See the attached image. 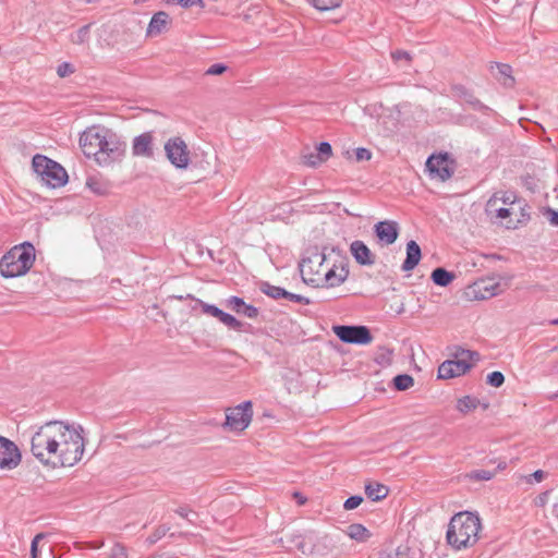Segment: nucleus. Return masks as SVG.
<instances>
[{
	"mask_svg": "<svg viewBox=\"0 0 558 558\" xmlns=\"http://www.w3.org/2000/svg\"><path fill=\"white\" fill-rule=\"evenodd\" d=\"M58 447L52 469L74 466L82 460L85 450L84 428L80 424H70L58 421L57 437Z\"/></svg>",
	"mask_w": 558,
	"mask_h": 558,
	"instance_id": "obj_1",
	"label": "nucleus"
},
{
	"mask_svg": "<svg viewBox=\"0 0 558 558\" xmlns=\"http://www.w3.org/2000/svg\"><path fill=\"white\" fill-rule=\"evenodd\" d=\"M481 526L477 514L469 511L456 513L448 523L447 544L456 550L473 546L478 541Z\"/></svg>",
	"mask_w": 558,
	"mask_h": 558,
	"instance_id": "obj_2",
	"label": "nucleus"
},
{
	"mask_svg": "<svg viewBox=\"0 0 558 558\" xmlns=\"http://www.w3.org/2000/svg\"><path fill=\"white\" fill-rule=\"evenodd\" d=\"M35 258L33 243L26 241L15 245L0 258V274L4 278L23 276L33 267Z\"/></svg>",
	"mask_w": 558,
	"mask_h": 558,
	"instance_id": "obj_3",
	"label": "nucleus"
},
{
	"mask_svg": "<svg viewBox=\"0 0 558 558\" xmlns=\"http://www.w3.org/2000/svg\"><path fill=\"white\" fill-rule=\"evenodd\" d=\"M58 421H49L39 426L31 438L32 454L45 466L52 468L53 453L57 451Z\"/></svg>",
	"mask_w": 558,
	"mask_h": 558,
	"instance_id": "obj_4",
	"label": "nucleus"
},
{
	"mask_svg": "<svg viewBox=\"0 0 558 558\" xmlns=\"http://www.w3.org/2000/svg\"><path fill=\"white\" fill-rule=\"evenodd\" d=\"M32 168L40 180L52 189L62 187L68 183L69 175L65 169L45 155H35L32 160Z\"/></svg>",
	"mask_w": 558,
	"mask_h": 558,
	"instance_id": "obj_5",
	"label": "nucleus"
},
{
	"mask_svg": "<svg viewBox=\"0 0 558 558\" xmlns=\"http://www.w3.org/2000/svg\"><path fill=\"white\" fill-rule=\"evenodd\" d=\"M125 149L126 143L116 132L108 129L94 159L101 167L110 166L122 160Z\"/></svg>",
	"mask_w": 558,
	"mask_h": 558,
	"instance_id": "obj_6",
	"label": "nucleus"
},
{
	"mask_svg": "<svg viewBox=\"0 0 558 558\" xmlns=\"http://www.w3.org/2000/svg\"><path fill=\"white\" fill-rule=\"evenodd\" d=\"M306 254L299 264L302 279L306 284L320 287L322 267L326 260L325 252L314 246L310 247Z\"/></svg>",
	"mask_w": 558,
	"mask_h": 558,
	"instance_id": "obj_7",
	"label": "nucleus"
},
{
	"mask_svg": "<svg viewBox=\"0 0 558 558\" xmlns=\"http://www.w3.org/2000/svg\"><path fill=\"white\" fill-rule=\"evenodd\" d=\"M253 418V402L246 400L239 405L226 409V418L222 428L229 432L241 433L245 430Z\"/></svg>",
	"mask_w": 558,
	"mask_h": 558,
	"instance_id": "obj_8",
	"label": "nucleus"
},
{
	"mask_svg": "<svg viewBox=\"0 0 558 558\" xmlns=\"http://www.w3.org/2000/svg\"><path fill=\"white\" fill-rule=\"evenodd\" d=\"M456 160L451 158L450 154L447 151L432 154L425 162L428 175L432 179L437 178L442 182L452 178L456 171Z\"/></svg>",
	"mask_w": 558,
	"mask_h": 558,
	"instance_id": "obj_9",
	"label": "nucleus"
},
{
	"mask_svg": "<svg viewBox=\"0 0 558 558\" xmlns=\"http://www.w3.org/2000/svg\"><path fill=\"white\" fill-rule=\"evenodd\" d=\"M333 333L343 343L366 345L374 339L371 329L364 325H333Z\"/></svg>",
	"mask_w": 558,
	"mask_h": 558,
	"instance_id": "obj_10",
	"label": "nucleus"
},
{
	"mask_svg": "<svg viewBox=\"0 0 558 558\" xmlns=\"http://www.w3.org/2000/svg\"><path fill=\"white\" fill-rule=\"evenodd\" d=\"M166 156L179 169H186L191 159L187 145L180 136L170 137L165 144Z\"/></svg>",
	"mask_w": 558,
	"mask_h": 558,
	"instance_id": "obj_11",
	"label": "nucleus"
},
{
	"mask_svg": "<svg viewBox=\"0 0 558 558\" xmlns=\"http://www.w3.org/2000/svg\"><path fill=\"white\" fill-rule=\"evenodd\" d=\"M107 130L106 126L93 125L81 134L80 146L85 157L95 158Z\"/></svg>",
	"mask_w": 558,
	"mask_h": 558,
	"instance_id": "obj_12",
	"label": "nucleus"
},
{
	"mask_svg": "<svg viewBox=\"0 0 558 558\" xmlns=\"http://www.w3.org/2000/svg\"><path fill=\"white\" fill-rule=\"evenodd\" d=\"M22 461V453L17 445L11 439L0 435V469L13 470Z\"/></svg>",
	"mask_w": 558,
	"mask_h": 558,
	"instance_id": "obj_13",
	"label": "nucleus"
},
{
	"mask_svg": "<svg viewBox=\"0 0 558 558\" xmlns=\"http://www.w3.org/2000/svg\"><path fill=\"white\" fill-rule=\"evenodd\" d=\"M373 231L377 243L381 246H388L397 241L400 228L395 220H381L374 225Z\"/></svg>",
	"mask_w": 558,
	"mask_h": 558,
	"instance_id": "obj_14",
	"label": "nucleus"
},
{
	"mask_svg": "<svg viewBox=\"0 0 558 558\" xmlns=\"http://www.w3.org/2000/svg\"><path fill=\"white\" fill-rule=\"evenodd\" d=\"M450 90L457 100H463L465 104L472 107L473 110L480 111L483 114H488L492 109L484 105L474 94L471 88H468L463 84H451Z\"/></svg>",
	"mask_w": 558,
	"mask_h": 558,
	"instance_id": "obj_15",
	"label": "nucleus"
},
{
	"mask_svg": "<svg viewBox=\"0 0 558 558\" xmlns=\"http://www.w3.org/2000/svg\"><path fill=\"white\" fill-rule=\"evenodd\" d=\"M454 360H450L452 365L453 378L466 374L473 367L471 361H478L480 353L477 351L459 348L454 354Z\"/></svg>",
	"mask_w": 558,
	"mask_h": 558,
	"instance_id": "obj_16",
	"label": "nucleus"
},
{
	"mask_svg": "<svg viewBox=\"0 0 558 558\" xmlns=\"http://www.w3.org/2000/svg\"><path fill=\"white\" fill-rule=\"evenodd\" d=\"M340 270L337 271L338 266L335 264L329 268L323 276L320 287L323 288H335L342 284L349 277V262L345 257L340 260Z\"/></svg>",
	"mask_w": 558,
	"mask_h": 558,
	"instance_id": "obj_17",
	"label": "nucleus"
},
{
	"mask_svg": "<svg viewBox=\"0 0 558 558\" xmlns=\"http://www.w3.org/2000/svg\"><path fill=\"white\" fill-rule=\"evenodd\" d=\"M349 250L355 263L360 266H373L376 263V255L361 240H354Z\"/></svg>",
	"mask_w": 558,
	"mask_h": 558,
	"instance_id": "obj_18",
	"label": "nucleus"
},
{
	"mask_svg": "<svg viewBox=\"0 0 558 558\" xmlns=\"http://www.w3.org/2000/svg\"><path fill=\"white\" fill-rule=\"evenodd\" d=\"M489 71L504 87H514L515 78L512 75V66L510 64L501 62H490Z\"/></svg>",
	"mask_w": 558,
	"mask_h": 558,
	"instance_id": "obj_19",
	"label": "nucleus"
},
{
	"mask_svg": "<svg viewBox=\"0 0 558 558\" xmlns=\"http://www.w3.org/2000/svg\"><path fill=\"white\" fill-rule=\"evenodd\" d=\"M226 306L234 313L248 318H256L259 314V310L256 306L245 303L242 298L236 295H232L226 300Z\"/></svg>",
	"mask_w": 558,
	"mask_h": 558,
	"instance_id": "obj_20",
	"label": "nucleus"
},
{
	"mask_svg": "<svg viewBox=\"0 0 558 558\" xmlns=\"http://www.w3.org/2000/svg\"><path fill=\"white\" fill-rule=\"evenodd\" d=\"M153 134L151 132H145L133 140L132 153L134 156H142L151 158L154 156L153 150Z\"/></svg>",
	"mask_w": 558,
	"mask_h": 558,
	"instance_id": "obj_21",
	"label": "nucleus"
},
{
	"mask_svg": "<svg viewBox=\"0 0 558 558\" xmlns=\"http://www.w3.org/2000/svg\"><path fill=\"white\" fill-rule=\"evenodd\" d=\"M499 283L489 280L476 281L472 287L473 298L475 300H487L498 294Z\"/></svg>",
	"mask_w": 558,
	"mask_h": 558,
	"instance_id": "obj_22",
	"label": "nucleus"
},
{
	"mask_svg": "<svg viewBox=\"0 0 558 558\" xmlns=\"http://www.w3.org/2000/svg\"><path fill=\"white\" fill-rule=\"evenodd\" d=\"M407 256L402 263L401 269L403 271L413 270L420 263L422 258V251L420 245L414 240H410L407 243Z\"/></svg>",
	"mask_w": 558,
	"mask_h": 558,
	"instance_id": "obj_23",
	"label": "nucleus"
},
{
	"mask_svg": "<svg viewBox=\"0 0 558 558\" xmlns=\"http://www.w3.org/2000/svg\"><path fill=\"white\" fill-rule=\"evenodd\" d=\"M170 24V16L165 11L155 13L147 27V36H157L165 32Z\"/></svg>",
	"mask_w": 558,
	"mask_h": 558,
	"instance_id": "obj_24",
	"label": "nucleus"
},
{
	"mask_svg": "<svg viewBox=\"0 0 558 558\" xmlns=\"http://www.w3.org/2000/svg\"><path fill=\"white\" fill-rule=\"evenodd\" d=\"M389 488L378 482H367L365 484V494L372 501H380L387 497Z\"/></svg>",
	"mask_w": 558,
	"mask_h": 558,
	"instance_id": "obj_25",
	"label": "nucleus"
},
{
	"mask_svg": "<svg viewBox=\"0 0 558 558\" xmlns=\"http://www.w3.org/2000/svg\"><path fill=\"white\" fill-rule=\"evenodd\" d=\"M430 279L434 284L445 288L456 279V275L444 267H437L432 271Z\"/></svg>",
	"mask_w": 558,
	"mask_h": 558,
	"instance_id": "obj_26",
	"label": "nucleus"
},
{
	"mask_svg": "<svg viewBox=\"0 0 558 558\" xmlns=\"http://www.w3.org/2000/svg\"><path fill=\"white\" fill-rule=\"evenodd\" d=\"M260 292L274 300L286 299L288 291L281 287L274 286L268 281H260L258 284Z\"/></svg>",
	"mask_w": 558,
	"mask_h": 558,
	"instance_id": "obj_27",
	"label": "nucleus"
},
{
	"mask_svg": "<svg viewBox=\"0 0 558 558\" xmlns=\"http://www.w3.org/2000/svg\"><path fill=\"white\" fill-rule=\"evenodd\" d=\"M378 558H416V553L408 544H400L393 553H380Z\"/></svg>",
	"mask_w": 558,
	"mask_h": 558,
	"instance_id": "obj_28",
	"label": "nucleus"
},
{
	"mask_svg": "<svg viewBox=\"0 0 558 558\" xmlns=\"http://www.w3.org/2000/svg\"><path fill=\"white\" fill-rule=\"evenodd\" d=\"M86 186L98 196H106L110 192L109 184L96 177H88L86 180Z\"/></svg>",
	"mask_w": 558,
	"mask_h": 558,
	"instance_id": "obj_29",
	"label": "nucleus"
},
{
	"mask_svg": "<svg viewBox=\"0 0 558 558\" xmlns=\"http://www.w3.org/2000/svg\"><path fill=\"white\" fill-rule=\"evenodd\" d=\"M480 404V400L476 397L464 396L457 401V410L462 414H468L469 412L475 410Z\"/></svg>",
	"mask_w": 558,
	"mask_h": 558,
	"instance_id": "obj_30",
	"label": "nucleus"
},
{
	"mask_svg": "<svg viewBox=\"0 0 558 558\" xmlns=\"http://www.w3.org/2000/svg\"><path fill=\"white\" fill-rule=\"evenodd\" d=\"M348 535L355 541L364 542L371 537V532L360 523H353L348 526Z\"/></svg>",
	"mask_w": 558,
	"mask_h": 558,
	"instance_id": "obj_31",
	"label": "nucleus"
},
{
	"mask_svg": "<svg viewBox=\"0 0 558 558\" xmlns=\"http://www.w3.org/2000/svg\"><path fill=\"white\" fill-rule=\"evenodd\" d=\"M414 385V378L409 374H398L392 379V388L397 391H405Z\"/></svg>",
	"mask_w": 558,
	"mask_h": 558,
	"instance_id": "obj_32",
	"label": "nucleus"
},
{
	"mask_svg": "<svg viewBox=\"0 0 558 558\" xmlns=\"http://www.w3.org/2000/svg\"><path fill=\"white\" fill-rule=\"evenodd\" d=\"M529 209L530 206L525 203L523 206H520V218L515 222L510 220L507 225V229H518L519 227L525 226L531 219Z\"/></svg>",
	"mask_w": 558,
	"mask_h": 558,
	"instance_id": "obj_33",
	"label": "nucleus"
},
{
	"mask_svg": "<svg viewBox=\"0 0 558 558\" xmlns=\"http://www.w3.org/2000/svg\"><path fill=\"white\" fill-rule=\"evenodd\" d=\"M319 11H329L341 5L342 0H307Z\"/></svg>",
	"mask_w": 558,
	"mask_h": 558,
	"instance_id": "obj_34",
	"label": "nucleus"
},
{
	"mask_svg": "<svg viewBox=\"0 0 558 558\" xmlns=\"http://www.w3.org/2000/svg\"><path fill=\"white\" fill-rule=\"evenodd\" d=\"M92 24L81 26L75 36L72 37V41L76 45H83L89 39Z\"/></svg>",
	"mask_w": 558,
	"mask_h": 558,
	"instance_id": "obj_35",
	"label": "nucleus"
},
{
	"mask_svg": "<svg viewBox=\"0 0 558 558\" xmlns=\"http://www.w3.org/2000/svg\"><path fill=\"white\" fill-rule=\"evenodd\" d=\"M392 350L380 347L374 361L379 365H389L391 363Z\"/></svg>",
	"mask_w": 558,
	"mask_h": 558,
	"instance_id": "obj_36",
	"label": "nucleus"
},
{
	"mask_svg": "<svg viewBox=\"0 0 558 558\" xmlns=\"http://www.w3.org/2000/svg\"><path fill=\"white\" fill-rule=\"evenodd\" d=\"M169 530H170V527L165 525V524L158 525L151 532V534L146 538V542L149 545L156 544L158 541H160L168 533Z\"/></svg>",
	"mask_w": 558,
	"mask_h": 558,
	"instance_id": "obj_37",
	"label": "nucleus"
},
{
	"mask_svg": "<svg viewBox=\"0 0 558 558\" xmlns=\"http://www.w3.org/2000/svg\"><path fill=\"white\" fill-rule=\"evenodd\" d=\"M486 383L492 387L499 388L505 383V375L499 371H494L487 375Z\"/></svg>",
	"mask_w": 558,
	"mask_h": 558,
	"instance_id": "obj_38",
	"label": "nucleus"
},
{
	"mask_svg": "<svg viewBox=\"0 0 558 558\" xmlns=\"http://www.w3.org/2000/svg\"><path fill=\"white\" fill-rule=\"evenodd\" d=\"M317 156L322 158V161L325 162L328 160L332 155V147L328 142H320L316 146Z\"/></svg>",
	"mask_w": 558,
	"mask_h": 558,
	"instance_id": "obj_39",
	"label": "nucleus"
},
{
	"mask_svg": "<svg viewBox=\"0 0 558 558\" xmlns=\"http://www.w3.org/2000/svg\"><path fill=\"white\" fill-rule=\"evenodd\" d=\"M438 378H440V379L453 378L452 365L450 363V360L444 361L438 366Z\"/></svg>",
	"mask_w": 558,
	"mask_h": 558,
	"instance_id": "obj_40",
	"label": "nucleus"
},
{
	"mask_svg": "<svg viewBox=\"0 0 558 558\" xmlns=\"http://www.w3.org/2000/svg\"><path fill=\"white\" fill-rule=\"evenodd\" d=\"M222 324L226 325L227 327H229L230 329H233L236 331H241L244 326V323H242L241 320H239L238 318H235L233 315H231L229 313H227L226 316L223 317Z\"/></svg>",
	"mask_w": 558,
	"mask_h": 558,
	"instance_id": "obj_41",
	"label": "nucleus"
},
{
	"mask_svg": "<svg viewBox=\"0 0 558 558\" xmlns=\"http://www.w3.org/2000/svg\"><path fill=\"white\" fill-rule=\"evenodd\" d=\"M197 306L202 307L203 313L210 315L213 317H215L220 310L216 305L207 304V303L203 302L202 300H196V305H194L192 307V310H196Z\"/></svg>",
	"mask_w": 558,
	"mask_h": 558,
	"instance_id": "obj_42",
	"label": "nucleus"
},
{
	"mask_svg": "<svg viewBox=\"0 0 558 558\" xmlns=\"http://www.w3.org/2000/svg\"><path fill=\"white\" fill-rule=\"evenodd\" d=\"M543 215L547 218L549 223L554 227H558V210L549 206H545L542 209Z\"/></svg>",
	"mask_w": 558,
	"mask_h": 558,
	"instance_id": "obj_43",
	"label": "nucleus"
},
{
	"mask_svg": "<svg viewBox=\"0 0 558 558\" xmlns=\"http://www.w3.org/2000/svg\"><path fill=\"white\" fill-rule=\"evenodd\" d=\"M302 158H303V163L308 167L316 168L317 166L323 163L322 158H319V156H317V151L303 155Z\"/></svg>",
	"mask_w": 558,
	"mask_h": 558,
	"instance_id": "obj_44",
	"label": "nucleus"
},
{
	"mask_svg": "<svg viewBox=\"0 0 558 558\" xmlns=\"http://www.w3.org/2000/svg\"><path fill=\"white\" fill-rule=\"evenodd\" d=\"M364 498L361 495H353L350 496L343 504L344 510H353L357 508L362 502Z\"/></svg>",
	"mask_w": 558,
	"mask_h": 558,
	"instance_id": "obj_45",
	"label": "nucleus"
},
{
	"mask_svg": "<svg viewBox=\"0 0 558 558\" xmlns=\"http://www.w3.org/2000/svg\"><path fill=\"white\" fill-rule=\"evenodd\" d=\"M493 476L494 472L487 470H474L470 474V478L475 481H489Z\"/></svg>",
	"mask_w": 558,
	"mask_h": 558,
	"instance_id": "obj_46",
	"label": "nucleus"
},
{
	"mask_svg": "<svg viewBox=\"0 0 558 558\" xmlns=\"http://www.w3.org/2000/svg\"><path fill=\"white\" fill-rule=\"evenodd\" d=\"M228 70L225 63H214L206 71L205 75H221Z\"/></svg>",
	"mask_w": 558,
	"mask_h": 558,
	"instance_id": "obj_47",
	"label": "nucleus"
},
{
	"mask_svg": "<svg viewBox=\"0 0 558 558\" xmlns=\"http://www.w3.org/2000/svg\"><path fill=\"white\" fill-rule=\"evenodd\" d=\"M126 547L121 543H116L111 548V558H126Z\"/></svg>",
	"mask_w": 558,
	"mask_h": 558,
	"instance_id": "obj_48",
	"label": "nucleus"
},
{
	"mask_svg": "<svg viewBox=\"0 0 558 558\" xmlns=\"http://www.w3.org/2000/svg\"><path fill=\"white\" fill-rule=\"evenodd\" d=\"M390 56L395 62H398L400 60H405L407 62L410 63L412 61L411 54L408 51L402 50V49H397L395 51H391Z\"/></svg>",
	"mask_w": 558,
	"mask_h": 558,
	"instance_id": "obj_49",
	"label": "nucleus"
},
{
	"mask_svg": "<svg viewBox=\"0 0 558 558\" xmlns=\"http://www.w3.org/2000/svg\"><path fill=\"white\" fill-rule=\"evenodd\" d=\"M546 476H547V473L545 471L536 470L535 472H533L532 474L526 476L525 480L529 484L541 483L542 481H544L546 478Z\"/></svg>",
	"mask_w": 558,
	"mask_h": 558,
	"instance_id": "obj_50",
	"label": "nucleus"
},
{
	"mask_svg": "<svg viewBox=\"0 0 558 558\" xmlns=\"http://www.w3.org/2000/svg\"><path fill=\"white\" fill-rule=\"evenodd\" d=\"M57 73L60 77H65L74 73V66L69 62H63L58 65Z\"/></svg>",
	"mask_w": 558,
	"mask_h": 558,
	"instance_id": "obj_51",
	"label": "nucleus"
},
{
	"mask_svg": "<svg viewBox=\"0 0 558 558\" xmlns=\"http://www.w3.org/2000/svg\"><path fill=\"white\" fill-rule=\"evenodd\" d=\"M354 154H355L356 161L369 160L372 158V151L364 147L356 148L354 150Z\"/></svg>",
	"mask_w": 558,
	"mask_h": 558,
	"instance_id": "obj_52",
	"label": "nucleus"
},
{
	"mask_svg": "<svg viewBox=\"0 0 558 558\" xmlns=\"http://www.w3.org/2000/svg\"><path fill=\"white\" fill-rule=\"evenodd\" d=\"M286 299L291 301V302L303 304V305H308V304L312 303L308 298L303 296L301 294H295V293H292V292H289V291H288V295H287Z\"/></svg>",
	"mask_w": 558,
	"mask_h": 558,
	"instance_id": "obj_53",
	"label": "nucleus"
},
{
	"mask_svg": "<svg viewBox=\"0 0 558 558\" xmlns=\"http://www.w3.org/2000/svg\"><path fill=\"white\" fill-rule=\"evenodd\" d=\"M45 535L43 533H39L37 534L33 541H32V544H31V557L32 558H37L38 555H39V549H38V542L44 538Z\"/></svg>",
	"mask_w": 558,
	"mask_h": 558,
	"instance_id": "obj_54",
	"label": "nucleus"
},
{
	"mask_svg": "<svg viewBox=\"0 0 558 558\" xmlns=\"http://www.w3.org/2000/svg\"><path fill=\"white\" fill-rule=\"evenodd\" d=\"M175 513L186 519L190 523H194V521L189 518V514L193 513V510L187 505L180 506L178 509H175ZM194 514L197 515L195 512Z\"/></svg>",
	"mask_w": 558,
	"mask_h": 558,
	"instance_id": "obj_55",
	"label": "nucleus"
},
{
	"mask_svg": "<svg viewBox=\"0 0 558 558\" xmlns=\"http://www.w3.org/2000/svg\"><path fill=\"white\" fill-rule=\"evenodd\" d=\"M500 199L506 205H513L517 201V194L515 192L507 191L504 193Z\"/></svg>",
	"mask_w": 558,
	"mask_h": 558,
	"instance_id": "obj_56",
	"label": "nucleus"
},
{
	"mask_svg": "<svg viewBox=\"0 0 558 558\" xmlns=\"http://www.w3.org/2000/svg\"><path fill=\"white\" fill-rule=\"evenodd\" d=\"M512 208H498L496 209V216L500 219L510 217Z\"/></svg>",
	"mask_w": 558,
	"mask_h": 558,
	"instance_id": "obj_57",
	"label": "nucleus"
},
{
	"mask_svg": "<svg viewBox=\"0 0 558 558\" xmlns=\"http://www.w3.org/2000/svg\"><path fill=\"white\" fill-rule=\"evenodd\" d=\"M293 499L296 501L299 506H303L306 504L307 498L300 492H294L292 494Z\"/></svg>",
	"mask_w": 558,
	"mask_h": 558,
	"instance_id": "obj_58",
	"label": "nucleus"
},
{
	"mask_svg": "<svg viewBox=\"0 0 558 558\" xmlns=\"http://www.w3.org/2000/svg\"><path fill=\"white\" fill-rule=\"evenodd\" d=\"M226 314H227L226 312H223L222 310H219V312L217 313L215 318H217L220 323H222L223 317L226 316Z\"/></svg>",
	"mask_w": 558,
	"mask_h": 558,
	"instance_id": "obj_59",
	"label": "nucleus"
},
{
	"mask_svg": "<svg viewBox=\"0 0 558 558\" xmlns=\"http://www.w3.org/2000/svg\"><path fill=\"white\" fill-rule=\"evenodd\" d=\"M553 513L555 518L558 520V501L553 507Z\"/></svg>",
	"mask_w": 558,
	"mask_h": 558,
	"instance_id": "obj_60",
	"label": "nucleus"
},
{
	"mask_svg": "<svg viewBox=\"0 0 558 558\" xmlns=\"http://www.w3.org/2000/svg\"><path fill=\"white\" fill-rule=\"evenodd\" d=\"M296 539L298 542H295V545L298 546V548H302L303 547V539L301 536H296Z\"/></svg>",
	"mask_w": 558,
	"mask_h": 558,
	"instance_id": "obj_61",
	"label": "nucleus"
},
{
	"mask_svg": "<svg viewBox=\"0 0 558 558\" xmlns=\"http://www.w3.org/2000/svg\"><path fill=\"white\" fill-rule=\"evenodd\" d=\"M184 299H185V300H192V301H194L195 303H196V300H197V299H196L194 295H192V294H186V295L184 296Z\"/></svg>",
	"mask_w": 558,
	"mask_h": 558,
	"instance_id": "obj_62",
	"label": "nucleus"
},
{
	"mask_svg": "<svg viewBox=\"0 0 558 558\" xmlns=\"http://www.w3.org/2000/svg\"><path fill=\"white\" fill-rule=\"evenodd\" d=\"M184 296L185 295H171L170 299H177V300L182 301V300H185Z\"/></svg>",
	"mask_w": 558,
	"mask_h": 558,
	"instance_id": "obj_63",
	"label": "nucleus"
},
{
	"mask_svg": "<svg viewBox=\"0 0 558 558\" xmlns=\"http://www.w3.org/2000/svg\"><path fill=\"white\" fill-rule=\"evenodd\" d=\"M551 325H558V318L550 322Z\"/></svg>",
	"mask_w": 558,
	"mask_h": 558,
	"instance_id": "obj_64",
	"label": "nucleus"
}]
</instances>
